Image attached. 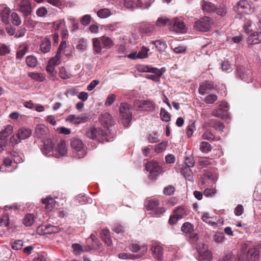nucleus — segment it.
I'll list each match as a JSON object with an SVG mask.
<instances>
[{
	"label": "nucleus",
	"mask_w": 261,
	"mask_h": 261,
	"mask_svg": "<svg viewBox=\"0 0 261 261\" xmlns=\"http://www.w3.org/2000/svg\"><path fill=\"white\" fill-rule=\"evenodd\" d=\"M119 114L121 120L125 127H128L132 120V113L129 105L126 102L120 103Z\"/></svg>",
	"instance_id": "obj_1"
},
{
	"label": "nucleus",
	"mask_w": 261,
	"mask_h": 261,
	"mask_svg": "<svg viewBox=\"0 0 261 261\" xmlns=\"http://www.w3.org/2000/svg\"><path fill=\"white\" fill-rule=\"evenodd\" d=\"M32 135V130L30 128L22 127L18 129L16 135H12L10 139V143L15 145L21 142V140L29 138Z\"/></svg>",
	"instance_id": "obj_2"
},
{
	"label": "nucleus",
	"mask_w": 261,
	"mask_h": 261,
	"mask_svg": "<svg viewBox=\"0 0 261 261\" xmlns=\"http://www.w3.org/2000/svg\"><path fill=\"white\" fill-rule=\"evenodd\" d=\"M213 23L212 19L209 17L205 16L196 21L194 27L198 31L206 32L211 30Z\"/></svg>",
	"instance_id": "obj_3"
},
{
	"label": "nucleus",
	"mask_w": 261,
	"mask_h": 261,
	"mask_svg": "<svg viewBox=\"0 0 261 261\" xmlns=\"http://www.w3.org/2000/svg\"><path fill=\"white\" fill-rule=\"evenodd\" d=\"M134 106L136 110L141 111H153L155 108V104L149 100H136Z\"/></svg>",
	"instance_id": "obj_4"
},
{
	"label": "nucleus",
	"mask_w": 261,
	"mask_h": 261,
	"mask_svg": "<svg viewBox=\"0 0 261 261\" xmlns=\"http://www.w3.org/2000/svg\"><path fill=\"white\" fill-rule=\"evenodd\" d=\"M199 254V261H210L212 258V253L208 250L207 246L203 242H199L196 247Z\"/></svg>",
	"instance_id": "obj_5"
},
{
	"label": "nucleus",
	"mask_w": 261,
	"mask_h": 261,
	"mask_svg": "<svg viewBox=\"0 0 261 261\" xmlns=\"http://www.w3.org/2000/svg\"><path fill=\"white\" fill-rule=\"evenodd\" d=\"M146 169L152 178H156L163 172L162 168L154 161L148 162L146 164Z\"/></svg>",
	"instance_id": "obj_6"
},
{
	"label": "nucleus",
	"mask_w": 261,
	"mask_h": 261,
	"mask_svg": "<svg viewBox=\"0 0 261 261\" xmlns=\"http://www.w3.org/2000/svg\"><path fill=\"white\" fill-rule=\"evenodd\" d=\"M70 145L72 149L77 152L76 156L78 159L83 158L85 156L86 152L82 140L77 138H72L71 139Z\"/></svg>",
	"instance_id": "obj_7"
},
{
	"label": "nucleus",
	"mask_w": 261,
	"mask_h": 261,
	"mask_svg": "<svg viewBox=\"0 0 261 261\" xmlns=\"http://www.w3.org/2000/svg\"><path fill=\"white\" fill-rule=\"evenodd\" d=\"M18 9L24 16H29L32 11V7L29 0H15Z\"/></svg>",
	"instance_id": "obj_8"
},
{
	"label": "nucleus",
	"mask_w": 261,
	"mask_h": 261,
	"mask_svg": "<svg viewBox=\"0 0 261 261\" xmlns=\"http://www.w3.org/2000/svg\"><path fill=\"white\" fill-rule=\"evenodd\" d=\"M201 218L203 222L213 227L221 226L223 223V221L221 219L217 217L211 216L210 214L207 212L203 213Z\"/></svg>",
	"instance_id": "obj_9"
},
{
	"label": "nucleus",
	"mask_w": 261,
	"mask_h": 261,
	"mask_svg": "<svg viewBox=\"0 0 261 261\" xmlns=\"http://www.w3.org/2000/svg\"><path fill=\"white\" fill-rule=\"evenodd\" d=\"M43 154L48 157L55 156V144L51 139H47L43 142V145L41 148Z\"/></svg>",
	"instance_id": "obj_10"
},
{
	"label": "nucleus",
	"mask_w": 261,
	"mask_h": 261,
	"mask_svg": "<svg viewBox=\"0 0 261 261\" xmlns=\"http://www.w3.org/2000/svg\"><path fill=\"white\" fill-rule=\"evenodd\" d=\"M61 228L59 226L50 224L41 225L38 227L37 232L40 235H45L59 232Z\"/></svg>",
	"instance_id": "obj_11"
},
{
	"label": "nucleus",
	"mask_w": 261,
	"mask_h": 261,
	"mask_svg": "<svg viewBox=\"0 0 261 261\" xmlns=\"http://www.w3.org/2000/svg\"><path fill=\"white\" fill-rule=\"evenodd\" d=\"M148 208L152 211L157 217H161L165 212V208L163 206H160L159 202L156 200H150L148 203Z\"/></svg>",
	"instance_id": "obj_12"
},
{
	"label": "nucleus",
	"mask_w": 261,
	"mask_h": 261,
	"mask_svg": "<svg viewBox=\"0 0 261 261\" xmlns=\"http://www.w3.org/2000/svg\"><path fill=\"white\" fill-rule=\"evenodd\" d=\"M109 133V131L107 129L103 131L100 128L97 130L96 128L92 127L87 129L86 135L90 139H94L100 135L102 136H107Z\"/></svg>",
	"instance_id": "obj_13"
},
{
	"label": "nucleus",
	"mask_w": 261,
	"mask_h": 261,
	"mask_svg": "<svg viewBox=\"0 0 261 261\" xmlns=\"http://www.w3.org/2000/svg\"><path fill=\"white\" fill-rule=\"evenodd\" d=\"M170 30L177 33H184L186 32V25L181 19L177 18H174L170 23Z\"/></svg>",
	"instance_id": "obj_14"
},
{
	"label": "nucleus",
	"mask_w": 261,
	"mask_h": 261,
	"mask_svg": "<svg viewBox=\"0 0 261 261\" xmlns=\"http://www.w3.org/2000/svg\"><path fill=\"white\" fill-rule=\"evenodd\" d=\"M89 120V117L85 115L76 116L73 114H71L66 117L65 121L66 122H70L75 125H79L81 123H85Z\"/></svg>",
	"instance_id": "obj_15"
},
{
	"label": "nucleus",
	"mask_w": 261,
	"mask_h": 261,
	"mask_svg": "<svg viewBox=\"0 0 261 261\" xmlns=\"http://www.w3.org/2000/svg\"><path fill=\"white\" fill-rule=\"evenodd\" d=\"M237 8L239 13L249 14L253 12V7L246 0H243L238 2Z\"/></svg>",
	"instance_id": "obj_16"
},
{
	"label": "nucleus",
	"mask_w": 261,
	"mask_h": 261,
	"mask_svg": "<svg viewBox=\"0 0 261 261\" xmlns=\"http://www.w3.org/2000/svg\"><path fill=\"white\" fill-rule=\"evenodd\" d=\"M48 133V128L43 124H38L35 127L34 136L39 139L46 137Z\"/></svg>",
	"instance_id": "obj_17"
},
{
	"label": "nucleus",
	"mask_w": 261,
	"mask_h": 261,
	"mask_svg": "<svg viewBox=\"0 0 261 261\" xmlns=\"http://www.w3.org/2000/svg\"><path fill=\"white\" fill-rule=\"evenodd\" d=\"M186 216V211L182 207H178L174 210L173 215L170 217L169 223L170 224H175L177 221Z\"/></svg>",
	"instance_id": "obj_18"
},
{
	"label": "nucleus",
	"mask_w": 261,
	"mask_h": 261,
	"mask_svg": "<svg viewBox=\"0 0 261 261\" xmlns=\"http://www.w3.org/2000/svg\"><path fill=\"white\" fill-rule=\"evenodd\" d=\"M214 89V84L212 82L207 81L200 85L198 91L200 94L204 95L210 93Z\"/></svg>",
	"instance_id": "obj_19"
},
{
	"label": "nucleus",
	"mask_w": 261,
	"mask_h": 261,
	"mask_svg": "<svg viewBox=\"0 0 261 261\" xmlns=\"http://www.w3.org/2000/svg\"><path fill=\"white\" fill-rule=\"evenodd\" d=\"M218 179L216 175H214L211 172L204 171L203 175L201 177V181L203 185L210 184L212 182H216Z\"/></svg>",
	"instance_id": "obj_20"
},
{
	"label": "nucleus",
	"mask_w": 261,
	"mask_h": 261,
	"mask_svg": "<svg viewBox=\"0 0 261 261\" xmlns=\"http://www.w3.org/2000/svg\"><path fill=\"white\" fill-rule=\"evenodd\" d=\"M67 148L65 141L60 140L55 148V153H56L55 157H58L57 153L60 155L65 156L67 154Z\"/></svg>",
	"instance_id": "obj_21"
},
{
	"label": "nucleus",
	"mask_w": 261,
	"mask_h": 261,
	"mask_svg": "<svg viewBox=\"0 0 261 261\" xmlns=\"http://www.w3.org/2000/svg\"><path fill=\"white\" fill-rule=\"evenodd\" d=\"M247 43L250 45L256 44L261 42V31L254 32L247 38Z\"/></svg>",
	"instance_id": "obj_22"
},
{
	"label": "nucleus",
	"mask_w": 261,
	"mask_h": 261,
	"mask_svg": "<svg viewBox=\"0 0 261 261\" xmlns=\"http://www.w3.org/2000/svg\"><path fill=\"white\" fill-rule=\"evenodd\" d=\"M144 75L147 79L152 80L154 81H158L162 75L161 70L156 68H153L148 72Z\"/></svg>",
	"instance_id": "obj_23"
},
{
	"label": "nucleus",
	"mask_w": 261,
	"mask_h": 261,
	"mask_svg": "<svg viewBox=\"0 0 261 261\" xmlns=\"http://www.w3.org/2000/svg\"><path fill=\"white\" fill-rule=\"evenodd\" d=\"M246 257L247 261H260L259 251L255 248H250L247 251Z\"/></svg>",
	"instance_id": "obj_24"
},
{
	"label": "nucleus",
	"mask_w": 261,
	"mask_h": 261,
	"mask_svg": "<svg viewBox=\"0 0 261 261\" xmlns=\"http://www.w3.org/2000/svg\"><path fill=\"white\" fill-rule=\"evenodd\" d=\"M51 47V42L47 38H45L42 40L40 45V49L43 53L45 54L49 52Z\"/></svg>",
	"instance_id": "obj_25"
},
{
	"label": "nucleus",
	"mask_w": 261,
	"mask_h": 261,
	"mask_svg": "<svg viewBox=\"0 0 261 261\" xmlns=\"http://www.w3.org/2000/svg\"><path fill=\"white\" fill-rule=\"evenodd\" d=\"M180 172L186 180L191 182L194 181L193 174L191 168H189V167H182Z\"/></svg>",
	"instance_id": "obj_26"
},
{
	"label": "nucleus",
	"mask_w": 261,
	"mask_h": 261,
	"mask_svg": "<svg viewBox=\"0 0 261 261\" xmlns=\"http://www.w3.org/2000/svg\"><path fill=\"white\" fill-rule=\"evenodd\" d=\"M42 203L45 204V209L47 211H51L55 207L56 201L50 197H47L42 200Z\"/></svg>",
	"instance_id": "obj_27"
},
{
	"label": "nucleus",
	"mask_w": 261,
	"mask_h": 261,
	"mask_svg": "<svg viewBox=\"0 0 261 261\" xmlns=\"http://www.w3.org/2000/svg\"><path fill=\"white\" fill-rule=\"evenodd\" d=\"M88 48V41L85 38H81L79 40L76 46V49L81 53H83L87 50Z\"/></svg>",
	"instance_id": "obj_28"
},
{
	"label": "nucleus",
	"mask_w": 261,
	"mask_h": 261,
	"mask_svg": "<svg viewBox=\"0 0 261 261\" xmlns=\"http://www.w3.org/2000/svg\"><path fill=\"white\" fill-rule=\"evenodd\" d=\"M100 38L103 47L110 48L114 46V42L111 38L103 35Z\"/></svg>",
	"instance_id": "obj_29"
},
{
	"label": "nucleus",
	"mask_w": 261,
	"mask_h": 261,
	"mask_svg": "<svg viewBox=\"0 0 261 261\" xmlns=\"http://www.w3.org/2000/svg\"><path fill=\"white\" fill-rule=\"evenodd\" d=\"M100 38H95L92 39V46L93 51L96 54H99L101 53L102 46Z\"/></svg>",
	"instance_id": "obj_30"
},
{
	"label": "nucleus",
	"mask_w": 261,
	"mask_h": 261,
	"mask_svg": "<svg viewBox=\"0 0 261 261\" xmlns=\"http://www.w3.org/2000/svg\"><path fill=\"white\" fill-rule=\"evenodd\" d=\"M202 10L205 12H215L216 7L215 5L212 3L203 1L201 4Z\"/></svg>",
	"instance_id": "obj_31"
},
{
	"label": "nucleus",
	"mask_w": 261,
	"mask_h": 261,
	"mask_svg": "<svg viewBox=\"0 0 261 261\" xmlns=\"http://www.w3.org/2000/svg\"><path fill=\"white\" fill-rule=\"evenodd\" d=\"M151 250L154 257L161 259L163 255V250L161 246L155 245L152 247Z\"/></svg>",
	"instance_id": "obj_32"
},
{
	"label": "nucleus",
	"mask_w": 261,
	"mask_h": 261,
	"mask_svg": "<svg viewBox=\"0 0 261 261\" xmlns=\"http://www.w3.org/2000/svg\"><path fill=\"white\" fill-rule=\"evenodd\" d=\"M13 132V126L8 124L6 128L0 132V139L4 140Z\"/></svg>",
	"instance_id": "obj_33"
},
{
	"label": "nucleus",
	"mask_w": 261,
	"mask_h": 261,
	"mask_svg": "<svg viewBox=\"0 0 261 261\" xmlns=\"http://www.w3.org/2000/svg\"><path fill=\"white\" fill-rule=\"evenodd\" d=\"M0 8L3 9L1 12V17L3 21L6 23H9V16L10 14V10L8 7H4L3 6H1Z\"/></svg>",
	"instance_id": "obj_34"
},
{
	"label": "nucleus",
	"mask_w": 261,
	"mask_h": 261,
	"mask_svg": "<svg viewBox=\"0 0 261 261\" xmlns=\"http://www.w3.org/2000/svg\"><path fill=\"white\" fill-rule=\"evenodd\" d=\"M29 49V46L27 44H23L22 46H20L19 49L17 51L16 59L20 60L23 57L27 54Z\"/></svg>",
	"instance_id": "obj_35"
},
{
	"label": "nucleus",
	"mask_w": 261,
	"mask_h": 261,
	"mask_svg": "<svg viewBox=\"0 0 261 261\" xmlns=\"http://www.w3.org/2000/svg\"><path fill=\"white\" fill-rule=\"evenodd\" d=\"M100 236L102 240L105 241L106 244L110 246L112 244V240L110 236V231L108 229H103L100 232Z\"/></svg>",
	"instance_id": "obj_36"
},
{
	"label": "nucleus",
	"mask_w": 261,
	"mask_h": 261,
	"mask_svg": "<svg viewBox=\"0 0 261 261\" xmlns=\"http://www.w3.org/2000/svg\"><path fill=\"white\" fill-rule=\"evenodd\" d=\"M113 14L111 11L107 8H103L99 10L97 12V15L100 18H106Z\"/></svg>",
	"instance_id": "obj_37"
},
{
	"label": "nucleus",
	"mask_w": 261,
	"mask_h": 261,
	"mask_svg": "<svg viewBox=\"0 0 261 261\" xmlns=\"http://www.w3.org/2000/svg\"><path fill=\"white\" fill-rule=\"evenodd\" d=\"M29 76L37 82H42L45 79V76L42 73L30 72Z\"/></svg>",
	"instance_id": "obj_38"
},
{
	"label": "nucleus",
	"mask_w": 261,
	"mask_h": 261,
	"mask_svg": "<svg viewBox=\"0 0 261 261\" xmlns=\"http://www.w3.org/2000/svg\"><path fill=\"white\" fill-rule=\"evenodd\" d=\"M198 163L201 168H204L209 165L216 164L215 162L213 160L205 158H201Z\"/></svg>",
	"instance_id": "obj_39"
},
{
	"label": "nucleus",
	"mask_w": 261,
	"mask_h": 261,
	"mask_svg": "<svg viewBox=\"0 0 261 261\" xmlns=\"http://www.w3.org/2000/svg\"><path fill=\"white\" fill-rule=\"evenodd\" d=\"M12 163V161L8 158H6L4 159L3 164L0 167V171L2 172H10L12 170L6 169L5 168H9L11 166Z\"/></svg>",
	"instance_id": "obj_40"
},
{
	"label": "nucleus",
	"mask_w": 261,
	"mask_h": 261,
	"mask_svg": "<svg viewBox=\"0 0 261 261\" xmlns=\"http://www.w3.org/2000/svg\"><path fill=\"white\" fill-rule=\"evenodd\" d=\"M102 121L107 125L111 126L114 123L112 116L108 113L103 115Z\"/></svg>",
	"instance_id": "obj_41"
},
{
	"label": "nucleus",
	"mask_w": 261,
	"mask_h": 261,
	"mask_svg": "<svg viewBox=\"0 0 261 261\" xmlns=\"http://www.w3.org/2000/svg\"><path fill=\"white\" fill-rule=\"evenodd\" d=\"M26 63L30 67H35L37 64V60L34 56H29L26 58Z\"/></svg>",
	"instance_id": "obj_42"
},
{
	"label": "nucleus",
	"mask_w": 261,
	"mask_h": 261,
	"mask_svg": "<svg viewBox=\"0 0 261 261\" xmlns=\"http://www.w3.org/2000/svg\"><path fill=\"white\" fill-rule=\"evenodd\" d=\"M153 43L155 46L158 50L161 52L165 51L167 46L165 42L161 40H156L153 41Z\"/></svg>",
	"instance_id": "obj_43"
},
{
	"label": "nucleus",
	"mask_w": 261,
	"mask_h": 261,
	"mask_svg": "<svg viewBox=\"0 0 261 261\" xmlns=\"http://www.w3.org/2000/svg\"><path fill=\"white\" fill-rule=\"evenodd\" d=\"M23 245V242L21 240H15L11 243L12 248L15 250H20Z\"/></svg>",
	"instance_id": "obj_44"
},
{
	"label": "nucleus",
	"mask_w": 261,
	"mask_h": 261,
	"mask_svg": "<svg viewBox=\"0 0 261 261\" xmlns=\"http://www.w3.org/2000/svg\"><path fill=\"white\" fill-rule=\"evenodd\" d=\"M34 216L31 214L26 215L23 219V223L27 226H30L34 222Z\"/></svg>",
	"instance_id": "obj_45"
},
{
	"label": "nucleus",
	"mask_w": 261,
	"mask_h": 261,
	"mask_svg": "<svg viewBox=\"0 0 261 261\" xmlns=\"http://www.w3.org/2000/svg\"><path fill=\"white\" fill-rule=\"evenodd\" d=\"M171 20L165 17H160L158 19V20L156 21V25L158 27H163L167 24L171 23Z\"/></svg>",
	"instance_id": "obj_46"
},
{
	"label": "nucleus",
	"mask_w": 261,
	"mask_h": 261,
	"mask_svg": "<svg viewBox=\"0 0 261 261\" xmlns=\"http://www.w3.org/2000/svg\"><path fill=\"white\" fill-rule=\"evenodd\" d=\"M11 22L15 25L18 26L21 23V20L18 15L15 13L13 12L11 14Z\"/></svg>",
	"instance_id": "obj_47"
},
{
	"label": "nucleus",
	"mask_w": 261,
	"mask_h": 261,
	"mask_svg": "<svg viewBox=\"0 0 261 261\" xmlns=\"http://www.w3.org/2000/svg\"><path fill=\"white\" fill-rule=\"evenodd\" d=\"M160 116L163 121L168 122L170 120V114L164 108L161 109Z\"/></svg>",
	"instance_id": "obj_48"
},
{
	"label": "nucleus",
	"mask_w": 261,
	"mask_h": 261,
	"mask_svg": "<svg viewBox=\"0 0 261 261\" xmlns=\"http://www.w3.org/2000/svg\"><path fill=\"white\" fill-rule=\"evenodd\" d=\"M194 164L195 161L194 158L192 156H189L185 159L182 167H189V168H191L194 166Z\"/></svg>",
	"instance_id": "obj_49"
},
{
	"label": "nucleus",
	"mask_w": 261,
	"mask_h": 261,
	"mask_svg": "<svg viewBox=\"0 0 261 261\" xmlns=\"http://www.w3.org/2000/svg\"><path fill=\"white\" fill-rule=\"evenodd\" d=\"M218 99V96L216 94H212L207 95L204 98V101L207 104L214 103Z\"/></svg>",
	"instance_id": "obj_50"
},
{
	"label": "nucleus",
	"mask_w": 261,
	"mask_h": 261,
	"mask_svg": "<svg viewBox=\"0 0 261 261\" xmlns=\"http://www.w3.org/2000/svg\"><path fill=\"white\" fill-rule=\"evenodd\" d=\"M211 145L206 142H202L200 145V149L202 152L207 153L211 150Z\"/></svg>",
	"instance_id": "obj_51"
},
{
	"label": "nucleus",
	"mask_w": 261,
	"mask_h": 261,
	"mask_svg": "<svg viewBox=\"0 0 261 261\" xmlns=\"http://www.w3.org/2000/svg\"><path fill=\"white\" fill-rule=\"evenodd\" d=\"M168 141H164L159 144L155 148V151L157 153H161L165 150L168 145Z\"/></svg>",
	"instance_id": "obj_52"
},
{
	"label": "nucleus",
	"mask_w": 261,
	"mask_h": 261,
	"mask_svg": "<svg viewBox=\"0 0 261 261\" xmlns=\"http://www.w3.org/2000/svg\"><path fill=\"white\" fill-rule=\"evenodd\" d=\"M61 54L57 53L56 56L50 60V64H53L55 66L59 65L61 63Z\"/></svg>",
	"instance_id": "obj_53"
},
{
	"label": "nucleus",
	"mask_w": 261,
	"mask_h": 261,
	"mask_svg": "<svg viewBox=\"0 0 261 261\" xmlns=\"http://www.w3.org/2000/svg\"><path fill=\"white\" fill-rule=\"evenodd\" d=\"M217 193L215 188H207L204 191V195L206 197H213Z\"/></svg>",
	"instance_id": "obj_54"
},
{
	"label": "nucleus",
	"mask_w": 261,
	"mask_h": 261,
	"mask_svg": "<svg viewBox=\"0 0 261 261\" xmlns=\"http://www.w3.org/2000/svg\"><path fill=\"white\" fill-rule=\"evenodd\" d=\"M149 49L143 46L141 50L138 53L139 59H144L148 57V52Z\"/></svg>",
	"instance_id": "obj_55"
},
{
	"label": "nucleus",
	"mask_w": 261,
	"mask_h": 261,
	"mask_svg": "<svg viewBox=\"0 0 261 261\" xmlns=\"http://www.w3.org/2000/svg\"><path fill=\"white\" fill-rule=\"evenodd\" d=\"M59 76L63 80L69 79L70 77V74L67 71L64 67H61L60 69Z\"/></svg>",
	"instance_id": "obj_56"
},
{
	"label": "nucleus",
	"mask_w": 261,
	"mask_h": 261,
	"mask_svg": "<svg viewBox=\"0 0 261 261\" xmlns=\"http://www.w3.org/2000/svg\"><path fill=\"white\" fill-rule=\"evenodd\" d=\"M221 68L223 71L227 72H230L232 70L230 64L228 61L226 60L222 62L221 64Z\"/></svg>",
	"instance_id": "obj_57"
},
{
	"label": "nucleus",
	"mask_w": 261,
	"mask_h": 261,
	"mask_svg": "<svg viewBox=\"0 0 261 261\" xmlns=\"http://www.w3.org/2000/svg\"><path fill=\"white\" fill-rule=\"evenodd\" d=\"M153 67L146 65H138L137 66V70L140 72H148Z\"/></svg>",
	"instance_id": "obj_58"
},
{
	"label": "nucleus",
	"mask_w": 261,
	"mask_h": 261,
	"mask_svg": "<svg viewBox=\"0 0 261 261\" xmlns=\"http://www.w3.org/2000/svg\"><path fill=\"white\" fill-rule=\"evenodd\" d=\"M155 29V27L153 24H147L146 25L142 27V30L144 33H149Z\"/></svg>",
	"instance_id": "obj_59"
},
{
	"label": "nucleus",
	"mask_w": 261,
	"mask_h": 261,
	"mask_svg": "<svg viewBox=\"0 0 261 261\" xmlns=\"http://www.w3.org/2000/svg\"><path fill=\"white\" fill-rule=\"evenodd\" d=\"M240 76L243 81L246 82L247 83H249L251 80V72L249 70H246L245 71V74L243 73L240 74Z\"/></svg>",
	"instance_id": "obj_60"
},
{
	"label": "nucleus",
	"mask_w": 261,
	"mask_h": 261,
	"mask_svg": "<svg viewBox=\"0 0 261 261\" xmlns=\"http://www.w3.org/2000/svg\"><path fill=\"white\" fill-rule=\"evenodd\" d=\"M9 224V217L7 215H4L0 220V225L4 227H7Z\"/></svg>",
	"instance_id": "obj_61"
},
{
	"label": "nucleus",
	"mask_w": 261,
	"mask_h": 261,
	"mask_svg": "<svg viewBox=\"0 0 261 261\" xmlns=\"http://www.w3.org/2000/svg\"><path fill=\"white\" fill-rule=\"evenodd\" d=\"M181 229L183 232L187 233L193 229V226L190 223L186 222L182 225Z\"/></svg>",
	"instance_id": "obj_62"
},
{
	"label": "nucleus",
	"mask_w": 261,
	"mask_h": 261,
	"mask_svg": "<svg viewBox=\"0 0 261 261\" xmlns=\"http://www.w3.org/2000/svg\"><path fill=\"white\" fill-rule=\"evenodd\" d=\"M234 259V255L231 253H228L222 256L219 261H233Z\"/></svg>",
	"instance_id": "obj_63"
},
{
	"label": "nucleus",
	"mask_w": 261,
	"mask_h": 261,
	"mask_svg": "<svg viewBox=\"0 0 261 261\" xmlns=\"http://www.w3.org/2000/svg\"><path fill=\"white\" fill-rule=\"evenodd\" d=\"M116 98L115 95L114 94H109L105 101V106L109 107L115 101Z\"/></svg>",
	"instance_id": "obj_64"
}]
</instances>
